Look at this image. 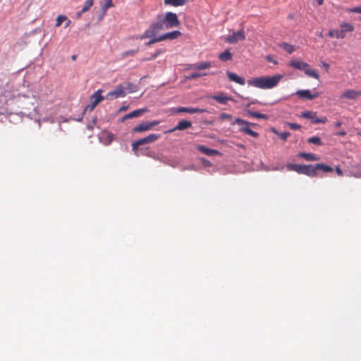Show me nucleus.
Segmentation results:
<instances>
[{"label": "nucleus", "instance_id": "nucleus-1", "mask_svg": "<svg viewBox=\"0 0 361 361\" xmlns=\"http://www.w3.org/2000/svg\"><path fill=\"white\" fill-rule=\"evenodd\" d=\"M283 75L276 74L273 76H263L253 78L247 80V84L259 89H272L278 85Z\"/></svg>", "mask_w": 361, "mask_h": 361}, {"label": "nucleus", "instance_id": "nucleus-2", "mask_svg": "<svg viewBox=\"0 0 361 361\" xmlns=\"http://www.w3.org/2000/svg\"><path fill=\"white\" fill-rule=\"evenodd\" d=\"M286 167L288 171H293L299 174H304L309 177H316L317 176L316 164L300 165L288 164Z\"/></svg>", "mask_w": 361, "mask_h": 361}, {"label": "nucleus", "instance_id": "nucleus-3", "mask_svg": "<svg viewBox=\"0 0 361 361\" xmlns=\"http://www.w3.org/2000/svg\"><path fill=\"white\" fill-rule=\"evenodd\" d=\"M354 30L355 27L352 23L343 22L340 24L339 29L330 30L327 33V36L331 38L343 39L346 37L347 33L352 32Z\"/></svg>", "mask_w": 361, "mask_h": 361}, {"label": "nucleus", "instance_id": "nucleus-4", "mask_svg": "<svg viewBox=\"0 0 361 361\" xmlns=\"http://www.w3.org/2000/svg\"><path fill=\"white\" fill-rule=\"evenodd\" d=\"M162 30H166L164 23L161 20V16H159L156 22H153L149 27L147 29L145 32L138 38L140 39H147V37H152L157 35Z\"/></svg>", "mask_w": 361, "mask_h": 361}, {"label": "nucleus", "instance_id": "nucleus-5", "mask_svg": "<svg viewBox=\"0 0 361 361\" xmlns=\"http://www.w3.org/2000/svg\"><path fill=\"white\" fill-rule=\"evenodd\" d=\"M235 123L240 126V132H242L245 134L249 135L255 138H257L259 137V133L253 131L250 128V126H257V124L248 122V121L243 120L240 118H237L235 119Z\"/></svg>", "mask_w": 361, "mask_h": 361}, {"label": "nucleus", "instance_id": "nucleus-6", "mask_svg": "<svg viewBox=\"0 0 361 361\" xmlns=\"http://www.w3.org/2000/svg\"><path fill=\"white\" fill-rule=\"evenodd\" d=\"M163 23H164L165 28L170 29L180 25V21L176 13L172 12H167L164 18L161 17Z\"/></svg>", "mask_w": 361, "mask_h": 361}, {"label": "nucleus", "instance_id": "nucleus-7", "mask_svg": "<svg viewBox=\"0 0 361 361\" xmlns=\"http://www.w3.org/2000/svg\"><path fill=\"white\" fill-rule=\"evenodd\" d=\"M361 97V91L356 90H346L343 92L339 99L342 102H346L348 100L356 101Z\"/></svg>", "mask_w": 361, "mask_h": 361}, {"label": "nucleus", "instance_id": "nucleus-8", "mask_svg": "<svg viewBox=\"0 0 361 361\" xmlns=\"http://www.w3.org/2000/svg\"><path fill=\"white\" fill-rule=\"evenodd\" d=\"M102 90H97L90 97V104L87 106L86 109L92 111L97 106V104L104 99L102 95Z\"/></svg>", "mask_w": 361, "mask_h": 361}, {"label": "nucleus", "instance_id": "nucleus-9", "mask_svg": "<svg viewBox=\"0 0 361 361\" xmlns=\"http://www.w3.org/2000/svg\"><path fill=\"white\" fill-rule=\"evenodd\" d=\"M302 117L310 119L314 124L326 123L328 121L326 117L319 118L317 117V113L312 111L302 112Z\"/></svg>", "mask_w": 361, "mask_h": 361}, {"label": "nucleus", "instance_id": "nucleus-10", "mask_svg": "<svg viewBox=\"0 0 361 361\" xmlns=\"http://www.w3.org/2000/svg\"><path fill=\"white\" fill-rule=\"evenodd\" d=\"M126 88L123 85H117L113 91L107 93L106 98L107 99H117L126 96Z\"/></svg>", "mask_w": 361, "mask_h": 361}, {"label": "nucleus", "instance_id": "nucleus-11", "mask_svg": "<svg viewBox=\"0 0 361 361\" xmlns=\"http://www.w3.org/2000/svg\"><path fill=\"white\" fill-rule=\"evenodd\" d=\"M159 123V121H154L152 122L141 123L140 124L135 126L133 128L132 132L133 133H142V132L147 131V130H151L152 128V127L158 125Z\"/></svg>", "mask_w": 361, "mask_h": 361}, {"label": "nucleus", "instance_id": "nucleus-12", "mask_svg": "<svg viewBox=\"0 0 361 361\" xmlns=\"http://www.w3.org/2000/svg\"><path fill=\"white\" fill-rule=\"evenodd\" d=\"M245 35L243 30L234 32L231 35H229L226 41L230 44H235L238 40H244Z\"/></svg>", "mask_w": 361, "mask_h": 361}, {"label": "nucleus", "instance_id": "nucleus-13", "mask_svg": "<svg viewBox=\"0 0 361 361\" xmlns=\"http://www.w3.org/2000/svg\"><path fill=\"white\" fill-rule=\"evenodd\" d=\"M296 94L302 99H306L309 100H312L315 98H317L319 96V92H314L313 94L311 93L309 90H301L296 92Z\"/></svg>", "mask_w": 361, "mask_h": 361}, {"label": "nucleus", "instance_id": "nucleus-14", "mask_svg": "<svg viewBox=\"0 0 361 361\" xmlns=\"http://www.w3.org/2000/svg\"><path fill=\"white\" fill-rule=\"evenodd\" d=\"M177 114L180 113H189V114H195V113H204L206 112V109H200V108H194V107H178L174 111Z\"/></svg>", "mask_w": 361, "mask_h": 361}, {"label": "nucleus", "instance_id": "nucleus-15", "mask_svg": "<svg viewBox=\"0 0 361 361\" xmlns=\"http://www.w3.org/2000/svg\"><path fill=\"white\" fill-rule=\"evenodd\" d=\"M147 111L148 110L146 108L140 109H136V110L133 111L132 112L125 115L122 118V121H124L125 120H127V119L139 117V116H142L143 114L147 112Z\"/></svg>", "mask_w": 361, "mask_h": 361}, {"label": "nucleus", "instance_id": "nucleus-16", "mask_svg": "<svg viewBox=\"0 0 361 361\" xmlns=\"http://www.w3.org/2000/svg\"><path fill=\"white\" fill-rule=\"evenodd\" d=\"M20 97L21 95L20 94H18V95H15L7 90H4L1 95V98H5V103L8 105L9 104L10 101L18 99Z\"/></svg>", "mask_w": 361, "mask_h": 361}, {"label": "nucleus", "instance_id": "nucleus-17", "mask_svg": "<svg viewBox=\"0 0 361 361\" xmlns=\"http://www.w3.org/2000/svg\"><path fill=\"white\" fill-rule=\"evenodd\" d=\"M191 126H192V123L190 121L182 120L178 122V123L177 124V126L175 128H173L171 130H168L167 132L171 133V132H174L176 130H183L190 128Z\"/></svg>", "mask_w": 361, "mask_h": 361}, {"label": "nucleus", "instance_id": "nucleus-18", "mask_svg": "<svg viewBox=\"0 0 361 361\" xmlns=\"http://www.w3.org/2000/svg\"><path fill=\"white\" fill-rule=\"evenodd\" d=\"M159 137H160V135L158 134H150L144 138L137 140V141L140 145H143L154 142L156 140H157Z\"/></svg>", "mask_w": 361, "mask_h": 361}, {"label": "nucleus", "instance_id": "nucleus-19", "mask_svg": "<svg viewBox=\"0 0 361 361\" xmlns=\"http://www.w3.org/2000/svg\"><path fill=\"white\" fill-rule=\"evenodd\" d=\"M197 149H198L200 152L207 156H214L221 154V153L219 151L216 149H209L204 145H197Z\"/></svg>", "mask_w": 361, "mask_h": 361}, {"label": "nucleus", "instance_id": "nucleus-20", "mask_svg": "<svg viewBox=\"0 0 361 361\" xmlns=\"http://www.w3.org/2000/svg\"><path fill=\"white\" fill-rule=\"evenodd\" d=\"M226 75L231 81L235 82L240 85H244L245 83V79L238 76L236 73L227 71Z\"/></svg>", "mask_w": 361, "mask_h": 361}, {"label": "nucleus", "instance_id": "nucleus-21", "mask_svg": "<svg viewBox=\"0 0 361 361\" xmlns=\"http://www.w3.org/2000/svg\"><path fill=\"white\" fill-rule=\"evenodd\" d=\"M212 98L222 104H226L228 101L232 100L231 97L227 96L224 93H220L217 95H214L212 97Z\"/></svg>", "mask_w": 361, "mask_h": 361}, {"label": "nucleus", "instance_id": "nucleus-22", "mask_svg": "<svg viewBox=\"0 0 361 361\" xmlns=\"http://www.w3.org/2000/svg\"><path fill=\"white\" fill-rule=\"evenodd\" d=\"M298 157L303 158L306 161H318L319 159V157L314 154L312 153H307V152H300L297 155Z\"/></svg>", "mask_w": 361, "mask_h": 361}, {"label": "nucleus", "instance_id": "nucleus-23", "mask_svg": "<svg viewBox=\"0 0 361 361\" xmlns=\"http://www.w3.org/2000/svg\"><path fill=\"white\" fill-rule=\"evenodd\" d=\"M181 35V32L178 30H174L168 33H165L161 35L162 40H173L177 39L178 37Z\"/></svg>", "mask_w": 361, "mask_h": 361}, {"label": "nucleus", "instance_id": "nucleus-24", "mask_svg": "<svg viewBox=\"0 0 361 361\" xmlns=\"http://www.w3.org/2000/svg\"><path fill=\"white\" fill-rule=\"evenodd\" d=\"M305 73L308 75L309 77L319 79V75L318 74V72L316 69L312 68L307 63V67H305L303 71Z\"/></svg>", "mask_w": 361, "mask_h": 361}, {"label": "nucleus", "instance_id": "nucleus-25", "mask_svg": "<svg viewBox=\"0 0 361 361\" xmlns=\"http://www.w3.org/2000/svg\"><path fill=\"white\" fill-rule=\"evenodd\" d=\"M289 66L297 70L303 71V69L307 67V63L300 60H292Z\"/></svg>", "mask_w": 361, "mask_h": 361}, {"label": "nucleus", "instance_id": "nucleus-26", "mask_svg": "<svg viewBox=\"0 0 361 361\" xmlns=\"http://www.w3.org/2000/svg\"><path fill=\"white\" fill-rule=\"evenodd\" d=\"M211 67V63L209 61L202 62L199 64H192L190 66V69L204 70Z\"/></svg>", "mask_w": 361, "mask_h": 361}, {"label": "nucleus", "instance_id": "nucleus-27", "mask_svg": "<svg viewBox=\"0 0 361 361\" xmlns=\"http://www.w3.org/2000/svg\"><path fill=\"white\" fill-rule=\"evenodd\" d=\"M219 59L222 61H231L233 59V55L229 49H226L219 55Z\"/></svg>", "mask_w": 361, "mask_h": 361}, {"label": "nucleus", "instance_id": "nucleus-28", "mask_svg": "<svg viewBox=\"0 0 361 361\" xmlns=\"http://www.w3.org/2000/svg\"><path fill=\"white\" fill-rule=\"evenodd\" d=\"M317 171L320 170L324 173H331L334 171V169L328 165L322 163H318L316 164Z\"/></svg>", "mask_w": 361, "mask_h": 361}, {"label": "nucleus", "instance_id": "nucleus-29", "mask_svg": "<svg viewBox=\"0 0 361 361\" xmlns=\"http://www.w3.org/2000/svg\"><path fill=\"white\" fill-rule=\"evenodd\" d=\"M187 2V0H164V3L166 5H171L173 6H180L184 5Z\"/></svg>", "mask_w": 361, "mask_h": 361}, {"label": "nucleus", "instance_id": "nucleus-30", "mask_svg": "<svg viewBox=\"0 0 361 361\" xmlns=\"http://www.w3.org/2000/svg\"><path fill=\"white\" fill-rule=\"evenodd\" d=\"M248 115L252 118H256L259 119H264L267 120L269 118V116L267 114H261L255 111H249L247 112Z\"/></svg>", "mask_w": 361, "mask_h": 361}, {"label": "nucleus", "instance_id": "nucleus-31", "mask_svg": "<svg viewBox=\"0 0 361 361\" xmlns=\"http://www.w3.org/2000/svg\"><path fill=\"white\" fill-rule=\"evenodd\" d=\"M271 131L283 141H286L288 137L290 135V133L288 132L280 133L278 132L275 128H272Z\"/></svg>", "mask_w": 361, "mask_h": 361}, {"label": "nucleus", "instance_id": "nucleus-32", "mask_svg": "<svg viewBox=\"0 0 361 361\" xmlns=\"http://www.w3.org/2000/svg\"><path fill=\"white\" fill-rule=\"evenodd\" d=\"M279 47L281 49H283V50H285L286 52H288V54L293 53L295 50L294 46H293L288 43H286V42H283V43L280 44Z\"/></svg>", "mask_w": 361, "mask_h": 361}, {"label": "nucleus", "instance_id": "nucleus-33", "mask_svg": "<svg viewBox=\"0 0 361 361\" xmlns=\"http://www.w3.org/2000/svg\"><path fill=\"white\" fill-rule=\"evenodd\" d=\"M307 142L308 143H312L314 145H316L317 146H322L323 145V142L320 137L317 136H313L307 139Z\"/></svg>", "mask_w": 361, "mask_h": 361}, {"label": "nucleus", "instance_id": "nucleus-34", "mask_svg": "<svg viewBox=\"0 0 361 361\" xmlns=\"http://www.w3.org/2000/svg\"><path fill=\"white\" fill-rule=\"evenodd\" d=\"M207 75V74L206 73H192L190 75H187L185 77V78L187 80H190L196 79V78L202 77V76H205Z\"/></svg>", "mask_w": 361, "mask_h": 361}, {"label": "nucleus", "instance_id": "nucleus-35", "mask_svg": "<svg viewBox=\"0 0 361 361\" xmlns=\"http://www.w3.org/2000/svg\"><path fill=\"white\" fill-rule=\"evenodd\" d=\"M162 53V50L161 49H158L156 51V52L152 54L151 56H149V58H145V59H141V61H150V60H154L158 56H159Z\"/></svg>", "mask_w": 361, "mask_h": 361}, {"label": "nucleus", "instance_id": "nucleus-36", "mask_svg": "<svg viewBox=\"0 0 361 361\" xmlns=\"http://www.w3.org/2000/svg\"><path fill=\"white\" fill-rule=\"evenodd\" d=\"M67 20V17L65 16H63V15H59L57 18H56V24H55V26L56 27H59L61 25L62 23L65 20Z\"/></svg>", "mask_w": 361, "mask_h": 361}, {"label": "nucleus", "instance_id": "nucleus-37", "mask_svg": "<svg viewBox=\"0 0 361 361\" xmlns=\"http://www.w3.org/2000/svg\"><path fill=\"white\" fill-rule=\"evenodd\" d=\"M93 2H91L89 0H86L85 3L82 8V12H87L90 9V8L92 6Z\"/></svg>", "mask_w": 361, "mask_h": 361}, {"label": "nucleus", "instance_id": "nucleus-38", "mask_svg": "<svg viewBox=\"0 0 361 361\" xmlns=\"http://www.w3.org/2000/svg\"><path fill=\"white\" fill-rule=\"evenodd\" d=\"M126 90H128L130 92H135L137 90L136 85L132 84V83H127L126 87H124Z\"/></svg>", "mask_w": 361, "mask_h": 361}, {"label": "nucleus", "instance_id": "nucleus-39", "mask_svg": "<svg viewBox=\"0 0 361 361\" xmlns=\"http://www.w3.org/2000/svg\"><path fill=\"white\" fill-rule=\"evenodd\" d=\"M151 39V43L152 44H154V43H157V42H161L163 41L162 40V37H161V35L159 36V37H149Z\"/></svg>", "mask_w": 361, "mask_h": 361}, {"label": "nucleus", "instance_id": "nucleus-40", "mask_svg": "<svg viewBox=\"0 0 361 361\" xmlns=\"http://www.w3.org/2000/svg\"><path fill=\"white\" fill-rule=\"evenodd\" d=\"M288 126L290 128V129L292 130H298L301 128V126L297 123H288Z\"/></svg>", "mask_w": 361, "mask_h": 361}, {"label": "nucleus", "instance_id": "nucleus-41", "mask_svg": "<svg viewBox=\"0 0 361 361\" xmlns=\"http://www.w3.org/2000/svg\"><path fill=\"white\" fill-rule=\"evenodd\" d=\"M232 118V116L230 115V114H226V113H222L221 115H220V118L221 119H226V120H228V119H231Z\"/></svg>", "mask_w": 361, "mask_h": 361}, {"label": "nucleus", "instance_id": "nucleus-42", "mask_svg": "<svg viewBox=\"0 0 361 361\" xmlns=\"http://www.w3.org/2000/svg\"><path fill=\"white\" fill-rule=\"evenodd\" d=\"M139 146H141V145L138 143L137 140L133 142V144H132L133 150L135 151V152H137Z\"/></svg>", "mask_w": 361, "mask_h": 361}, {"label": "nucleus", "instance_id": "nucleus-43", "mask_svg": "<svg viewBox=\"0 0 361 361\" xmlns=\"http://www.w3.org/2000/svg\"><path fill=\"white\" fill-rule=\"evenodd\" d=\"M350 12L361 13V6H357L351 8Z\"/></svg>", "mask_w": 361, "mask_h": 361}, {"label": "nucleus", "instance_id": "nucleus-44", "mask_svg": "<svg viewBox=\"0 0 361 361\" xmlns=\"http://www.w3.org/2000/svg\"><path fill=\"white\" fill-rule=\"evenodd\" d=\"M137 52V50H130L125 52L124 56H133Z\"/></svg>", "mask_w": 361, "mask_h": 361}, {"label": "nucleus", "instance_id": "nucleus-45", "mask_svg": "<svg viewBox=\"0 0 361 361\" xmlns=\"http://www.w3.org/2000/svg\"><path fill=\"white\" fill-rule=\"evenodd\" d=\"M336 172L338 174V176H343V171L340 169V167H338V166L336 167Z\"/></svg>", "mask_w": 361, "mask_h": 361}, {"label": "nucleus", "instance_id": "nucleus-46", "mask_svg": "<svg viewBox=\"0 0 361 361\" xmlns=\"http://www.w3.org/2000/svg\"><path fill=\"white\" fill-rule=\"evenodd\" d=\"M345 135H346V132L344 130H341V131L337 132L336 133V135H337V136H345Z\"/></svg>", "mask_w": 361, "mask_h": 361}, {"label": "nucleus", "instance_id": "nucleus-47", "mask_svg": "<svg viewBox=\"0 0 361 361\" xmlns=\"http://www.w3.org/2000/svg\"><path fill=\"white\" fill-rule=\"evenodd\" d=\"M322 66L323 68H324L326 71H328L329 68V63H326V62H322Z\"/></svg>", "mask_w": 361, "mask_h": 361}, {"label": "nucleus", "instance_id": "nucleus-48", "mask_svg": "<svg viewBox=\"0 0 361 361\" xmlns=\"http://www.w3.org/2000/svg\"><path fill=\"white\" fill-rule=\"evenodd\" d=\"M111 1L112 0H106V7L108 8L112 6Z\"/></svg>", "mask_w": 361, "mask_h": 361}, {"label": "nucleus", "instance_id": "nucleus-49", "mask_svg": "<svg viewBox=\"0 0 361 361\" xmlns=\"http://www.w3.org/2000/svg\"><path fill=\"white\" fill-rule=\"evenodd\" d=\"M66 21V24H65V27H68L71 25V21L70 20H68V18H67V20Z\"/></svg>", "mask_w": 361, "mask_h": 361}, {"label": "nucleus", "instance_id": "nucleus-50", "mask_svg": "<svg viewBox=\"0 0 361 361\" xmlns=\"http://www.w3.org/2000/svg\"><path fill=\"white\" fill-rule=\"evenodd\" d=\"M128 108V106H123L120 107L119 111H124L127 110Z\"/></svg>", "mask_w": 361, "mask_h": 361}, {"label": "nucleus", "instance_id": "nucleus-51", "mask_svg": "<svg viewBox=\"0 0 361 361\" xmlns=\"http://www.w3.org/2000/svg\"><path fill=\"white\" fill-rule=\"evenodd\" d=\"M342 125V122L341 121H337L336 123H335V127L336 128H339L341 127Z\"/></svg>", "mask_w": 361, "mask_h": 361}, {"label": "nucleus", "instance_id": "nucleus-52", "mask_svg": "<svg viewBox=\"0 0 361 361\" xmlns=\"http://www.w3.org/2000/svg\"><path fill=\"white\" fill-rule=\"evenodd\" d=\"M82 13H83V12H82V10H81L80 12H78V13H77V17H78V18H80V16H81V15H82Z\"/></svg>", "mask_w": 361, "mask_h": 361}, {"label": "nucleus", "instance_id": "nucleus-53", "mask_svg": "<svg viewBox=\"0 0 361 361\" xmlns=\"http://www.w3.org/2000/svg\"><path fill=\"white\" fill-rule=\"evenodd\" d=\"M318 4L322 5L323 4L324 0H317Z\"/></svg>", "mask_w": 361, "mask_h": 361}, {"label": "nucleus", "instance_id": "nucleus-54", "mask_svg": "<svg viewBox=\"0 0 361 361\" xmlns=\"http://www.w3.org/2000/svg\"><path fill=\"white\" fill-rule=\"evenodd\" d=\"M152 43H151V40H149V42H147L146 43V45H147V46H150V45H152Z\"/></svg>", "mask_w": 361, "mask_h": 361}, {"label": "nucleus", "instance_id": "nucleus-55", "mask_svg": "<svg viewBox=\"0 0 361 361\" xmlns=\"http://www.w3.org/2000/svg\"><path fill=\"white\" fill-rule=\"evenodd\" d=\"M203 161H204V163H205V164H209V161H205V160H204V159H203Z\"/></svg>", "mask_w": 361, "mask_h": 361}, {"label": "nucleus", "instance_id": "nucleus-56", "mask_svg": "<svg viewBox=\"0 0 361 361\" xmlns=\"http://www.w3.org/2000/svg\"><path fill=\"white\" fill-rule=\"evenodd\" d=\"M360 20H361V18H360Z\"/></svg>", "mask_w": 361, "mask_h": 361}, {"label": "nucleus", "instance_id": "nucleus-57", "mask_svg": "<svg viewBox=\"0 0 361 361\" xmlns=\"http://www.w3.org/2000/svg\"><path fill=\"white\" fill-rule=\"evenodd\" d=\"M360 134L361 135V133Z\"/></svg>", "mask_w": 361, "mask_h": 361}]
</instances>
